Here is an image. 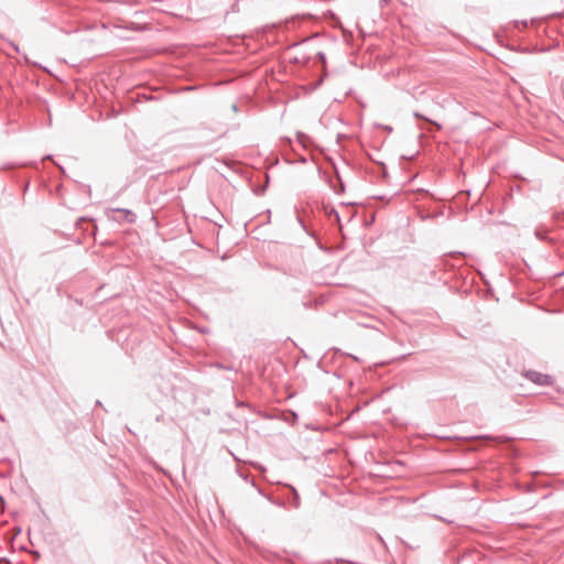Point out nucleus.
<instances>
[{
	"label": "nucleus",
	"mask_w": 564,
	"mask_h": 564,
	"mask_svg": "<svg viewBox=\"0 0 564 564\" xmlns=\"http://www.w3.org/2000/svg\"><path fill=\"white\" fill-rule=\"evenodd\" d=\"M535 236L540 239V240H543L544 239V235H542L540 231H535Z\"/></svg>",
	"instance_id": "nucleus-5"
},
{
	"label": "nucleus",
	"mask_w": 564,
	"mask_h": 564,
	"mask_svg": "<svg viewBox=\"0 0 564 564\" xmlns=\"http://www.w3.org/2000/svg\"><path fill=\"white\" fill-rule=\"evenodd\" d=\"M317 56H318V58H319L323 63H325V54H324V53L319 52V53L317 54Z\"/></svg>",
	"instance_id": "nucleus-4"
},
{
	"label": "nucleus",
	"mask_w": 564,
	"mask_h": 564,
	"mask_svg": "<svg viewBox=\"0 0 564 564\" xmlns=\"http://www.w3.org/2000/svg\"><path fill=\"white\" fill-rule=\"evenodd\" d=\"M523 376L531 382L541 387L552 386L553 383V379L551 376L535 370H527L523 372Z\"/></svg>",
	"instance_id": "nucleus-2"
},
{
	"label": "nucleus",
	"mask_w": 564,
	"mask_h": 564,
	"mask_svg": "<svg viewBox=\"0 0 564 564\" xmlns=\"http://www.w3.org/2000/svg\"><path fill=\"white\" fill-rule=\"evenodd\" d=\"M108 219L113 221H126L129 224L134 223L135 215L132 213V210L127 208H109L105 212Z\"/></svg>",
	"instance_id": "nucleus-1"
},
{
	"label": "nucleus",
	"mask_w": 564,
	"mask_h": 564,
	"mask_svg": "<svg viewBox=\"0 0 564 564\" xmlns=\"http://www.w3.org/2000/svg\"><path fill=\"white\" fill-rule=\"evenodd\" d=\"M521 24H522L523 28L528 26V22L527 21H522Z\"/></svg>",
	"instance_id": "nucleus-6"
},
{
	"label": "nucleus",
	"mask_w": 564,
	"mask_h": 564,
	"mask_svg": "<svg viewBox=\"0 0 564 564\" xmlns=\"http://www.w3.org/2000/svg\"><path fill=\"white\" fill-rule=\"evenodd\" d=\"M293 506L294 508H299L300 507V497H299V494L296 492V490L293 488Z\"/></svg>",
	"instance_id": "nucleus-3"
}]
</instances>
